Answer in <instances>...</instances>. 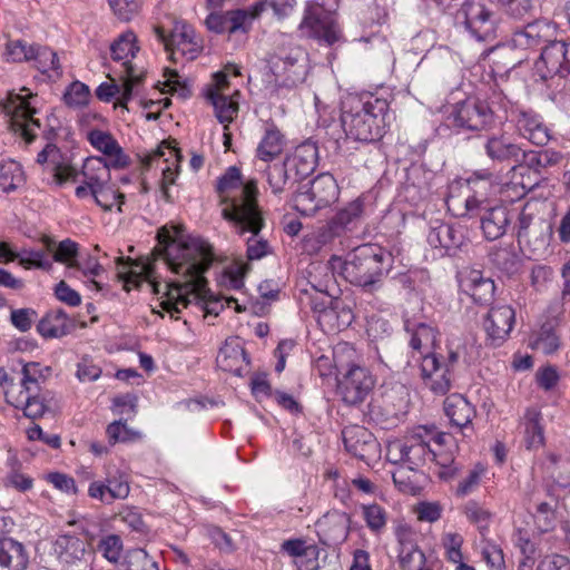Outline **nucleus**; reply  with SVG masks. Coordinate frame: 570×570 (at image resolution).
Segmentation results:
<instances>
[{"mask_svg":"<svg viewBox=\"0 0 570 570\" xmlns=\"http://www.w3.org/2000/svg\"><path fill=\"white\" fill-rule=\"evenodd\" d=\"M263 4L254 3L248 9H236L227 11L229 22V33L238 31L247 32L255 19L263 13Z\"/></svg>","mask_w":570,"mask_h":570,"instance_id":"47","label":"nucleus"},{"mask_svg":"<svg viewBox=\"0 0 570 570\" xmlns=\"http://www.w3.org/2000/svg\"><path fill=\"white\" fill-rule=\"evenodd\" d=\"M38 332L47 338L61 337L69 332V320L62 309L50 311L37 325Z\"/></svg>","mask_w":570,"mask_h":570,"instance_id":"45","label":"nucleus"},{"mask_svg":"<svg viewBox=\"0 0 570 570\" xmlns=\"http://www.w3.org/2000/svg\"><path fill=\"white\" fill-rule=\"evenodd\" d=\"M49 367H43L40 363L30 362L22 366V377L19 385L22 391H40V384L49 375Z\"/></svg>","mask_w":570,"mask_h":570,"instance_id":"50","label":"nucleus"},{"mask_svg":"<svg viewBox=\"0 0 570 570\" xmlns=\"http://www.w3.org/2000/svg\"><path fill=\"white\" fill-rule=\"evenodd\" d=\"M90 91L88 86L80 81L72 82L65 94V101L70 107H82L89 101Z\"/></svg>","mask_w":570,"mask_h":570,"instance_id":"64","label":"nucleus"},{"mask_svg":"<svg viewBox=\"0 0 570 570\" xmlns=\"http://www.w3.org/2000/svg\"><path fill=\"white\" fill-rule=\"evenodd\" d=\"M336 6L337 0H332V3L315 2L308 6L299 23L302 36L322 40L330 46L337 42L341 39V29L332 16Z\"/></svg>","mask_w":570,"mask_h":570,"instance_id":"7","label":"nucleus"},{"mask_svg":"<svg viewBox=\"0 0 570 570\" xmlns=\"http://www.w3.org/2000/svg\"><path fill=\"white\" fill-rule=\"evenodd\" d=\"M535 529L540 533L552 531L557 524V517L553 508L548 502H540L533 513Z\"/></svg>","mask_w":570,"mask_h":570,"instance_id":"60","label":"nucleus"},{"mask_svg":"<svg viewBox=\"0 0 570 570\" xmlns=\"http://www.w3.org/2000/svg\"><path fill=\"white\" fill-rule=\"evenodd\" d=\"M463 513L471 523L478 527L483 535L490 525L492 513L475 501H469L463 508Z\"/></svg>","mask_w":570,"mask_h":570,"instance_id":"58","label":"nucleus"},{"mask_svg":"<svg viewBox=\"0 0 570 570\" xmlns=\"http://www.w3.org/2000/svg\"><path fill=\"white\" fill-rule=\"evenodd\" d=\"M249 265L240 259L234 261L225 267L220 283L232 289H240L244 286V277L249 271Z\"/></svg>","mask_w":570,"mask_h":570,"instance_id":"54","label":"nucleus"},{"mask_svg":"<svg viewBox=\"0 0 570 570\" xmlns=\"http://www.w3.org/2000/svg\"><path fill=\"white\" fill-rule=\"evenodd\" d=\"M390 266L391 255L389 253L380 246L364 244L347 255L342 274L351 284L372 292Z\"/></svg>","mask_w":570,"mask_h":570,"instance_id":"5","label":"nucleus"},{"mask_svg":"<svg viewBox=\"0 0 570 570\" xmlns=\"http://www.w3.org/2000/svg\"><path fill=\"white\" fill-rule=\"evenodd\" d=\"M464 538L456 531H444L441 534V548L443 549V556L448 562H459L464 559L463 548Z\"/></svg>","mask_w":570,"mask_h":570,"instance_id":"51","label":"nucleus"},{"mask_svg":"<svg viewBox=\"0 0 570 570\" xmlns=\"http://www.w3.org/2000/svg\"><path fill=\"white\" fill-rule=\"evenodd\" d=\"M129 493L128 476L118 469L108 471L105 481H94L88 488V495L91 499L106 504H110L116 500H125Z\"/></svg>","mask_w":570,"mask_h":570,"instance_id":"18","label":"nucleus"},{"mask_svg":"<svg viewBox=\"0 0 570 570\" xmlns=\"http://www.w3.org/2000/svg\"><path fill=\"white\" fill-rule=\"evenodd\" d=\"M154 31L173 61H177L178 57L194 60L202 50L195 30L183 21H177L169 35L161 27H155Z\"/></svg>","mask_w":570,"mask_h":570,"instance_id":"9","label":"nucleus"},{"mask_svg":"<svg viewBox=\"0 0 570 570\" xmlns=\"http://www.w3.org/2000/svg\"><path fill=\"white\" fill-rule=\"evenodd\" d=\"M7 401L17 409H21L23 414L30 419H38L47 410L45 399L39 395V391H22L11 385L6 391Z\"/></svg>","mask_w":570,"mask_h":570,"instance_id":"30","label":"nucleus"},{"mask_svg":"<svg viewBox=\"0 0 570 570\" xmlns=\"http://www.w3.org/2000/svg\"><path fill=\"white\" fill-rule=\"evenodd\" d=\"M110 168H112L110 163H107L102 157L87 158L82 166L83 184L76 188V196L86 198L89 196L90 189L110 183Z\"/></svg>","mask_w":570,"mask_h":570,"instance_id":"25","label":"nucleus"},{"mask_svg":"<svg viewBox=\"0 0 570 570\" xmlns=\"http://www.w3.org/2000/svg\"><path fill=\"white\" fill-rule=\"evenodd\" d=\"M557 36V26L549 20H535L513 32L512 43L519 49H534L551 43Z\"/></svg>","mask_w":570,"mask_h":570,"instance_id":"23","label":"nucleus"},{"mask_svg":"<svg viewBox=\"0 0 570 570\" xmlns=\"http://www.w3.org/2000/svg\"><path fill=\"white\" fill-rule=\"evenodd\" d=\"M24 180L19 163L12 159H0V187L8 193L18 188Z\"/></svg>","mask_w":570,"mask_h":570,"instance_id":"49","label":"nucleus"},{"mask_svg":"<svg viewBox=\"0 0 570 570\" xmlns=\"http://www.w3.org/2000/svg\"><path fill=\"white\" fill-rule=\"evenodd\" d=\"M97 550L108 562L118 564L124 550L122 540L117 534L105 535L99 540Z\"/></svg>","mask_w":570,"mask_h":570,"instance_id":"55","label":"nucleus"},{"mask_svg":"<svg viewBox=\"0 0 570 570\" xmlns=\"http://www.w3.org/2000/svg\"><path fill=\"white\" fill-rule=\"evenodd\" d=\"M400 566L402 570H425V554L415 546L409 549H401L400 551Z\"/></svg>","mask_w":570,"mask_h":570,"instance_id":"61","label":"nucleus"},{"mask_svg":"<svg viewBox=\"0 0 570 570\" xmlns=\"http://www.w3.org/2000/svg\"><path fill=\"white\" fill-rule=\"evenodd\" d=\"M87 138L95 149L106 156L105 160L110 163L112 168H125L129 165V157L111 134L92 129L87 134Z\"/></svg>","mask_w":570,"mask_h":570,"instance_id":"27","label":"nucleus"},{"mask_svg":"<svg viewBox=\"0 0 570 570\" xmlns=\"http://www.w3.org/2000/svg\"><path fill=\"white\" fill-rule=\"evenodd\" d=\"M168 229L166 226L158 232V240L164 245V259L176 278L171 282H160L154 272H147V281L153 292L161 295V307L174 315L180 312V306L187 307L193 301L204 303L206 314L218 315L224 307L235 305V311L240 313L246 308L238 304L234 297L216 298L207 287L204 277L213 262V252L208 243L200 238L184 239L177 227Z\"/></svg>","mask_w":570,"mask_h":570,"instance_id":"1","label":"nucleus"},{"mask_svg":"<svg viewBox=\"0 0 570 570\" xmlns=\"http://www.w3.org/2000/svg\"><path fill=\"white\" fill-rule=\"evenodd\" d=\"M89 543L76 531H61L51 541V554L65 570H72L86 562Z\"/></svg>","mask_w":570,"mask_h":570,"instance_id":"11","label":"nucleus"},{"mask_svg":"<svg viewBox=\"0 0 570 570\" xmlns=\"http://www.w3.org/2000/svg\"><path fill=\"white\" fill-rule=\"evenodd\" d=\"M288 170L299 180L314 171L318 160V149L314 142L306 141L295 148L286 158Z\"/></svg>","mask_w":570,"mask_h":570,"instance_id":"29","label":"nucleus"},{"mask_svg":"<svg viewBox=\"0 0 570 570\" xmlns=\"http://www.w3.org/2000/svg\"><path fill=\"white\" fill-rule=\"evenodd\" d=\"M341 122L346 136L355 141L380 139L389 110L386 99L374 95H348L342 101Z\"/></svg>","mask_w":570,"mask_h":570,"instance_id":"3","label":"nucleus"},{"mask_svg":"<svg viewBox=\"0 0 570 570\" xmlns=\"http://www.w3.org/2000/svg\"><path fill=\"white\" fill-rule=\"evenodd\" d=\"M524 429V443L528 450H537L544 444L542 414L535 407H528L521 419Z\"/></svg>","mask_w":570,"mask_h":570,"instance_id":"38","label":"nucleus"},{"mask_svg":"<svg viewBox=\"0 0 570 570\" xmlns=\"http://www.w3.org/2000/svg\"><path fill=\"white\" fill-rule=\"evenodd\" d=\"M7 466L8 471L0 479V485L3 489L26 493L33 488V478L23 471V466L16 455L8 458Z\"/></svg>","mask_w":570,"mask_h":570,"instance_id":"35","label":"nucleus"},{"mask_svg":"<svg viewBox=\"0 0 570 570\" xmlns=\"http://www.w3.org/2000/svg\"><path fill=\"white\" fill-rule=\"evenodd\" d=\"M69 269L80 272L85 277L91 278L90 283L92 286H95L97 289L101 288L100 284L94 278L104 272V267L95 256L87 255L86 257H81L73 263H69Z\"/></svg>","mask_w":570,"mask_h":570,"instance_id":"57","label":"nucleus"},{"mask_svg":"<svg viewBox=\"0 0 570 570\" xmlns=\"http://www.w3.org/2000/svg\"><path fill=\"white\" fill-rule=\"evenodd\" d=\"M510 224L509 210L504 206L485 209L481 217V228L487 239L495 240L502 237Z\"/></svg>","mask_w":570,"mask_h":570,"instance_id":"37","label":"nucleus"},{"mask_svg":"<svg viewBox=\"0 0 570 570\" xmlns=\"http://www.w3.org/2000/svg\"><path fill=\"white\" fill-rule=\"evenodd\" d=\"M420 368L423 383L431 392L444 395L450 391L454 374L441 363V357L436 354H425Z\"/></svg>","mask_w":570,"mask_h":570,"instance_id":"20","label":"nucleus"},{"mask_svg":"<svg viewBox=\"0 0 570 570\" xmlns=\"http://www.w3.org/2000/svg\"><path fill=\"white\" fill-rule=\"evenodd\" d=\"M217 190L224 208L222 215L233 223L238 234L262 229L264 218L257 203V183H243L240 170L232 166L218 179Z\"/></svg>","mask_w":570,"mask_h":570,"instance_id":"2","label":"nucleus"},{"mask_svg":"<svg viewBox=\"0 0 570 570\" xmlns=\"http://www.w3.org/2000/svg\"><path fill=\"white\" fill-rule=\"evenodd\" d=\"M43 243L49 252L53 253V259L59 263H65L69 268V263L77 261L78 244L69 238L59 243L55 247V242L48 237L43 238Z\"/></svg>","mask_w":570,"mask_h":570,"instance_id":"53","label":"nucleus"},{"mask_svg":"<svg viewBox=\"0 0 570 570\" xmlns=\"http://www.w3.org/2000/svg\"><path fill=\"white\" fill-rule=\"evenodd\" d=\"M548 229L547 222L537 216L534 205L525 204L517 224L519 244L528 246L533 253L544 249L548 240L543 233Z\"/></svg>","mask_w":570,"mask_h":570,"instance_id":"15","label":"nucleus"},{"mask_svg":"<svg viewBox=\"0 0 570 570\" xmlns=\"http://www.w3.org/2000/svg\"><path fill=\"white\" fill-rule=\"evenodd\" d=\"M58 149L55 145H47L37 156L38 164L48 163L49 157L50 160V171L53 176V181L57 185H62L63 183L72 179L76 176V170L69 165L58 164L56 161V157H58Z\"/></svg>","mask_w":570,"mask_h":570,"instance_id":"46","label":"nucleus"},{"mask_svg":"<svg viewBox=\"0 0 570 570\" xmlns=\"http://www.w3.org/2000/svg\"><path fill=\"white\" fill-rule=\"evenodd\" d=\"M456 19L462 20L466 29L478 39L488 40L495 35V19L493 12L483 0H459Z\"/></svg>","mask_w":570,"mask_h":570,"instance_id":"10","label":"nucleus"},{"mask_svg":"<svg viewBox=\"0 0 570 570\" xmlns=\"http://www.w3.org/2000/svg\"><path fill=\"white\" fill-rule=\"evenodd\" d=\"M284 147V135L274 125H267L265 134L256 149V155L261 160L268 161L281 155Z\"/></svg>","mask_w":570,"mask_h":570,"instance_id":"44","label":"nucleus"},{"mask_svg":"<svg viewBox=\"0 0 570 570\" xmlns=\"http://www.w3.org/2000/svg\"><path fill=\"white\" fill-rule=\"evenodd\" d=\"M507 118L514 125L518 134L533 145L544 146L549 142L550 129L540 115L531 109L511 106Z\"/></svg>","mask_w":570,"mask_h":570,"instance_id":"14","label":"nucleus"},{"mask_svg":"<svg viewBox=\"0 0 570 570\" xmlns=\"http://www.w3.org/2000/svg\"><path fill=\"white\" fill-rule=\"evenodd\" d=\"M122 566L124 570H159L157 562L142 549L128 551Z\"/></svg>","mask_w":570,"mask_h":570,"instance_id":"59","label":"nucleus"},{"mask_svg":"<svg viewBox=\"0 0 570 570\" xmlns=\"http://www.w3.org/2000/svg\"><path fill=\"white\" fill-rule=\"evenodd\" d=\"M461 230L450 224H440L430 229L428 242L431 246L445 249L459 248L463 244Z\"/></svg>","mask_w":570,"mask_h":570,"instance_id":"42","label":"nucleus"},{"mask_svg":"<svg viewBox=\"0 0 570 570\" xmlns=\"http://www.w3.org/2000/svg\"><path fill=\"white\" fill-rule=\"evenodd\" d=\"M535 71L543 79L570 73V42L553 40L546 45L535 62Z\"/></svg>","mask_w":570,"mask_h":570,"instance_id":"16","label":"nucleus"},{"mask_svg":"<svg viewBox=\"0 0 570 570\" xmlns=\"http://www.w3.org/2000/svg\"><path fill=\"white\" fill-rule=\"evenodd\" d=\"M340 189L331 174H321L303 186L293 197V207L303 216H314L333 205Z\"/></svg>","mask_w":570,"mask_h":570,"instance_id":"6","label":"nucleus"},{"mask_svg":"<svg viewBox=\"0 0 570 570\" xmlns=\"http://www.w3.org/2000/svg\"><path fill=\"white\" fill-rule=\"evenodd\" d=\"M462 286L478 304H488L494 296L495 286L493 281L483 277L479 271H471Z\"/></svg>","mask_w":570,"mask_h":570,"instance_id":"39","label":"nucleus"},{"mask_svg":"<svg viewBox=\"0 0 570 570\" xmlns=\"http://www.w3.org/2000/svg\"><path fill=\"white\" fill-rule=\"evenodd\" d=\"M362 517L366 523V527L373 533H381L387 523L386 510L377 503L362 504Z\"/></svg>","mask_w":570,"mask_h":570,"instance_id":"52","label":"nucleus"},{"mask_svg":"<svg viewBox=\"0 0 570 570\" xmlns=\"http://www.w3.org/2000/svg\"><path fill=\"white\" fill-rule=\"evenodd\" d=\"M304 52L296 49L286 56L277 57L272 60V70L276 77H284L288 86H294L304 79Z\"/></svg>","mask_w":570,"mask_h":570,"instance_id":"32","label":"nucleus"},{"mask_svg":"<svg viewBox=\"0 0 570 570\" xmlns=\"http://www.w3.org/2000/svg\"><path fill=\"white\" fill-rule=\"evenodd\" d=\"M444 412L451 423L460 429L468 426L476 413L474 406L459 393H453L445 399Z\"/></svg>","mask_w":570,"mask_h":570,"instance_id":"34","label":"nucleus"},{"mask_svg":"<svg viewBox=\"0 0 570 570\" xmlns=\"http://www.w3.org/2000/svg\"><path fill=\"white\" fill-rule=\"evenodd\" d=\"M21 91L26 94L10 95L6 110L11 115L13 130L19 131L27 141H31L36 137V130L40 128V121L33 117L37 110L29 100L32 94L27 88H22Z\"/></svg>","mask_w":570,"mask_h":570,"instance_id":"12","label":"nucleus"},{"mask_svg":"<svg viewBox=\"0 0 570 570\" xmlns=\"http://www.w3.org/2000/svg\"><path fill=\"white\" fill-rule=\"evenodd\" d=\"M515 322L514 309L507 304L492 306L483 318L485 343L490 346H501L510 335Z\"/></svg>","mask_w":570,"mask_h":570,"instance_id":"17","label":"nucleus"},{"mask_svg":"<svg viewBox=\"0 0 570 570\" xmlns=\"http://www.w3.org/2000/svg\"><path fill=\"white\" fill-rule=\"evenodd\" d=\"M431 441L442 444L444 442V434L421 428L417 432L404 439L390 441L386 446V459L394 464H405L407 470L413 473V476L416 475L415 471L428 461H436L443 469L440 472V476H452L455 469H451L444 462L438 461L435 452L430 448Z\"/></svg>","mask_w":570,"mask_h":570,"instance_id":"4","label":"nucleus"},{"mask_svg":"<svg viewBox=\"0 0 570 570\" xmlns=\"http://www.w3.org/2000/svg\"><path fill=\"white\" fill-rule=\"evenodd\" d=\"M449 119L454 126L468 130H483L494 122L493 111L489 105L472 98L456 104Z\"/></svg>","mask_w":570,"mask_h":570,"instance_id":"13","label":"nucleus"},{"mask_svg":"<svg viewBox=\"0 0 570 570\" xmlns=\"http://www.w3.org/2000/svg\"><path fill=\"white\" fill-rule=\"evenodd\" d=\"M513 541L523 559L520 561L519 570H532L537 558L541 557V542L530 538L527 531L518 529L513 534Z\"/></svg>","mask_w":570,"mask_h":570,"instance_id":"43","label":"nucleus"},{"mask_svg":"<svg viewBox=\"0 0 570 570\" xmlns=\"http://www.w3.org/2000/svg\"><path fill=\"white\" fill-rule=\"evenodd\" d=\"M219 368L240 376L247 370L249 361L238 337L226 340L216 357Z\"/></svg>","mask_w":570,"mask_h":570,"instance_id":"28","label":"nucleus"},{"mask_svg":"<svg viewBox=\"0 0 570 570\" xmlns=\"http://www.w3.org/2000/svg\"><path fill=\"white\" fill-rule=\"evenodd\" d=\"M89 196L92 197L95 203L105 212H110L115 205H117L118 212H121V205L125 200V195L116 190L110 183L90 189Z\"/></svg>","mask_w":570,"mask_h":570,"instance_id":"48","label":"nucleus"},{"mask_svg":"<svg viewBox=\"0 0 570 570\" xmlns=\"http://www.w3.org/2000/svg\"><path fill=\"white\" fill-rule=\"evenodd\" d=\"M32 59L37 62V68L46 73L50 70L60 69L59 59L52 50L46 47H33Z\"/></svg>","mask_w":570,"mask_h":570,"instance_id":"63","label":"nucleus"},{"mask_svg":"<svg viewBox=\"0 0 570 570\" xmlns=\"http://www.w3.org/2000/svg\"><path fill=\"white\" fill-rule=\"evenodd\" d=\"M110 82H102L96 89V96L99 100L109 102L114 98H117L115 102V108L121 107L126 110L128 101L132 98L135 89L141 83L138 80H134L130 77H124L122 73H119V80L121 83L119 85L115 78H111Z\"/></svg>","mask_w":570,"mask_h":570,"instance_id":"26","label":"nucleus"},{"mask_svg":"<svg viewBox=\"0 0 570 570\" xmlns=\"http://www.w3.org/2000/svg\"><path fill=\"white\" fill-rule=\"evenodd\" d=\"M404 328L411 335L409 344L413 351L429 354L430 350L434 347L438 332L431 325L405 320Z\"/></svg>","mask_w":570,"mask_h":570,"instance_id":"36","label":"nucleus"},{"mask_svg":"<svg viewBox=\"0 0 570 570\" xmlns=\"http://www.w3.org/2000/svg\"><path fill=\"white\" fill-rule=\"evenodd\" d=\"M351 517L346 512L333 510L316 522L320 541L328 547L340 546L350 533Z\"/></svg>","mask_w":570,"mask_h":570,"instance_id":"22","label":"nucleus"},{"mask_svg":"<svg viewBox=\"0 0 570 570\" xmlns=\"http://www.w3.org/2000/svg\"><path fill=\"white\" fill-rule=\"evenodd\" d=\"M106 433L111 444L128 442L139 438V433L130 429L122 420L110 423L107 426Z\"/></svg>","mask_w":570,"mask_h":570,"instance_id":"62","label":"nucleus"},{"mask_svg":"<svg viewBox=\"0 0 570 570\" xmlns=\"http://www.w3.org/2000/svg\"><path fill=\"white\" fill-rule=\"evenodd\" d=\"M266 179L274 195H281L291 190L298 181L292 170H288L286 160L269 165L266 168Z\"/></svg>","mask_w":570,"mask_h":570,"instance_id":"40","label":"nucleus"},{"mask_svg":"<svg viewBox=\"0 0 570 570\" xmlns=\"http://www.w3.org/2000/svg\"><path fill=\"white\" fill-rule=\"evenodd\" d=\"M363 212L364 204L361 198L348 203L318 232V242L327 244L346 229H353L361 220Z\"/></svg>","mask_w":570,"mask_h":570,"instance_id":"19","label":"nucleus"},{"mask_svg":"<svg viewBox=\"0 0 570 570\" xmlns=\"http://www.w3.org/2000/svg\"><path fill=\"white\" fill-rule=\"evenodd\" d=\"M561 158V154L552 149L528 151L522 149L520 161H518V165L514 166L513 169L527 167L534 173L540 174L546 168L558 164Z\"/></svg>","mask_w":570,"mask_h":570,"instance_id":"41","label":"nucleus"},{"mask_svg":"<svg viewBox=\"0 0 570 570\" xmlns=\"http://www.w3.org/2000/svg\"><path fill=\"white\" fill-rule=\"evenodd\" d=\"M465 361V344L460 337H452L446 343V356H442L441 363L453 374L462 362Z\"/></svg>","mask_w":570,"mask_h":570,"instance_id":"56","label":"nucleus"},{"mask_svg":"<svg viewBox=\"0 0 570 570\" xmlns=\"http://www.w3.org/2000/svg\"><path fill=\"white\" fill-rule=\"evenodd\" d=\"M374 386L373 376L361 366L353 365L344 375L340 389L343 400L347 404H357L364 401Z\"/></svg>","mask_w":570,"mask_h":570,"instance_id":"24","label":"nucleus"},{"mask_svg":"<svg viewBox=\"0 0 570 570\" xmlns=\"http://www.w3.org/2000/svg\"><path fill=\"white\" fill-rule=\"evenodd\" d=\"M204 95L213 106L217 120L224 125L225 130H228V125L233 122L239 110L236 99L239 97V91L235 90L229 94V81L226 80V73L217 71L206 86Z\"/></svg>","mask_w":570,"mask_h":570,"instance_id":"8","label":"nucleus"},{"mask_svg":"<svg viewBox=\"0 0 570 570\" xmlns=\"http://www.w3.org/2000/svg\"><path fill=\"white\" fill-rule=\"evenodd\" d=\"M137 38L134 32L127 31L120 35L110 46L111 58L115 62L120 63L119 73L124 77H130L140 82L144 81V72L138 70L132 63V59L139 50Z\"/></svg>","mask_w":570,"mask_h":570,"instance_id":"21","label":"nucleus"},{"mask_svg":"<svg viewBox=\"0 0 570 570\" xmlns=\"http://www.w3.org/2000/svg\"><path fill=\"white\" fill-rule=\"evenodd\" d=\"M29 556L24 546L10 537H0V570H26Z\"/></svg>","mask_w":570,"mask_h":570,"instance_id":"33","label":"nucleus"},{"mask_svg":"<svg viewBox=\"0 0 570 570\" xmlns=\"http://www.w3.org/2000/svg\"><path fill=\"white\" fill-rule=\"evenodd\" d=\"M485 155L493 161H520L522 147L513 142L504 134L490 135L484 141Z\"/></svg>","mask_w":570,"mask_h":570,"instance_id":"31","label":"nucleus"}]
</instances>
